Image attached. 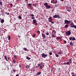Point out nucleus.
<instances>
[{
	"instance_id": "10",
	"label": "nucleus",
	"mask_w": 76,
	"mask_h": 76,
	"mask_svg": "<svg viewBox=\"0 0 76 76\" xmlns=\"http://www.w3.org/2000/svg\"><path fill=\"white\" fill-rule=\"evenodd\" d=\"M41 72H39L37 73L36 75L37 76H38L39 75H41Z\"/></svg>"
},
{
	"instance_id": "15",
	"label": "nucleus",
	"mask_w": 76,
	"mask_h": 76,
	"mask_svg": "<svg viewBox=\"0 0 76 76\" xmlns=\"http://www.w3.org/2000/svg\"><path fill=\"white\" fill-rule=\"evenodd\" d=\"M12 63H14L15 64V63H16V62L15 61V59H14L13 60H12Z\"/></svg>"
},
{
	"instance_id": "26",
	"label": "nucleus",
	"mask_w": 76,
	"mask_h": 76,
	"mask_svg": "<svg viewBox=\"0 0 76 76\" xmlns=\"http://www.w3.org/2000/svg\"><path fill=\"white\" fill-rule=\"evenodd\" d=\"M33 5L34 6H35V7L37 6V4H33Z\"/></svg>"
},
{
	"instance_id": "3",
	"label": "nucleus",
	"mask_w": 76,
	"mask_h": 76,
	"mask_svg": "<svg viewBox=\"0 0 76 76\" xmlns=\"http://www.w3.org/2000/svg\"><path fill=\"white\" fill-rule=\"evenodd\" d=\"M42 55V57H43V58H46V57H47L48 55L47 54H45L44 53H43L41 54Z\"/></svg>"
},
{
	"instance_id": "23",
	"label": "nucleus",
	"mask_w": 76,
	"mask_h": 76,
	"mask_svg": "<svg viewBox=\"0 0 76 76\" xmlns=\"http://www.w3.org/2000/svg\"><path fill=\"white\" fill-rule=\"evenodd\" d=\"M26 59H27L28 60H30L31 59V58H29V57H27L26 58Z\"/></svg>"
},
{
	"instance_id": "43",
	"label": "nucleus",
	"mask_w": 76,
	"mask_h": 76,
	"mask_svg": "<svg viewBox=\"0 0 76 76\" xmlns=\"http://www.w3.org/2000/svg\"><path fill=\"white\" fill-rule=\"evenodd\" d=\"M31 16L32 17H34V15L32 14L31 15Z\"/></svg>"
},
{
	"instance_id": "24",
	"label": "nucleus",
	"mask_w": 76,
	"mask_h": 76,
	"mask_svg": "<svg viewBox=\"0 0 76 76\" xmlns=\"http://www.w3.org/2000/svg\"><path fill=\"white\" fill-rule=\"evenodd\" d=\"M72 38H72V37H70L69 38V40L70 41H71V40H72Z\"/></svg>"
},
{
	"instance_id": "64",
	"label": "nucleus",
	"mask_w": 76,
	"mask_h": 76,
	"mask_svg": "<svg viewBox=\"0 0 76 76\" xmlns=\"http://www.w3.org/2000/svg\"><path fill=\"white\" fill-rule=\"evenodd\" d=\"M43 32H44V31H43Z\"/></svg>"
},
{
	"instance_id": "62",
	"label": "nucleus",
	"mask_w": 76,
	"mask_h": 76,
	"mask_svg": "<svg viewBox=\"0 0 76 76\" xmlns=\"http://www.w3.org/2000/svg\"><path fill=\"white\" fill-rule=\"evenodd\" d=\"M68 12H70L69 10H67Z\"/></svg>"
},
{
	"instance_id": "58",
	"label": "nucleus",
	"mask_w": 76,
	"mask_h": 76,
	"mask_svg": "<svg viewBox=\"0 0 76 76\" xmlns=\"http://www.w3.org/2000/svg\"><path fill=\"white\" fill-rule=\"evenodd\" d=\"M36 68H38V66H36Z\"/></svg>"
},
{
	"instance_id": "2",
	"label": "nucleus",
	"mask_w": 76,
	"mask_h": 76,
	"mask_svg": "<svg viewBox=\"0 0 76 76\" xmlns=\"http://www.w3.org/2000/svg\"><path fill=\"white\" fill-rule=\"evenodd\" d=\"M70 28H74L75 29H76V26L74 25V23L73 22H71V23L70 24Z\"/></svg>"
},
{
	"instance_id": "56",
	"label": "nucleus",
	"mask_w": 76,
	"mask_h": 76,
	"mask_svg": "<svg viewBox=\"0 0 76 76\" xmlns=\"http://www.w3.org/2000/svg\"><path fill=\"white\" fill-rule=\"evenodd\" d=\"M66 47H69L68 45H67Z\"/></svg>"
},
{
	"instance_id": "38",
	"label": "nucleus",
	"mask_w": 76,
	"mask_h": 76,
	"mask_svg": "<svg viewBox=\"0 0 76 76\" xmlns=\"http://www.w3.org/2000/svg\"><path fill=\"white\" fill-rule=\"evenodd\" d=\"M10 4L11 5V7H12V6L13 5V4H12V3H11Z\"/></svg>"
},
{
	"instance_id": "18",
	"label": "nucleus",
	"mask_w": 76,
	"mask_h": 76,
	"mask_svg": "<svg viewBox=\"0 0 76 76\" xmlns=\"http://www.w3.org/2000/svg\"><path fill=\"white\" fill-rule=\"evenodd\" d=\"M45 34L46 35H49L50 33H49L48 32H46Z\"/></svg>"
},
{
	"instance_id": "20",
	"label": "nucleus",
	"mask_w": 76,
	"mask_h": 76,
	"mask_svg": "<svg viewBox=\"0 0 76 76\" xmlns=\"http://www.w3.org/2000/svg\"><path fill=\"white\" fill-rule=\"evenodd\" d=\"M55 56L56 57H59V55L57 54H56Z\"/></svg>"
},
{
	"instance_id": "28",
	"label": "nucleus",
	"mask_w": 76,
	"mask_h": 76,
	"mask_svg": "<svg viewBox=\"0 0 76 76\" xmlns=\"http://www.w3.org/2000/svg\"><path fill=\"white\" fill-rule=\"evenodd\" d=\"M5 14H6V15H9V12L7 13V12H5Z\"/></svg>"
},
{
	"instance_id": "39",
	"label": "nucleus",
	"mask_w": 76,
	"mask_h": 76,
	"mask_svg": "<svg viewBox=\"0 0 76 76\" xmlns=\"http://www.w3.org/2000/svg\"><path fill=\"white\" fill-rule=\"evenodd\" d=\"M0 4L1 5V6H2V5H3V4H2V2H0Z\"/></svg>"
},
{
	"instance_id": "33",
	"label": "nucleus",
	"mask_w": 76,
	"mask_h": 76,
	"mask_svg": "<svg viewBox=\"0 0 76 76\" xmlns=\"http://www.w3.org/2000/svg\"><path fill=\"white\" fill-rule=\"evenodd\" d=\"M18 18L20 19H22V17H21V16H20L18 17Z\"/></svg>"
},
{
	"instance_id": "16",
	"label": "nucleus",
	"mask_w": 76,
	"mask_h": 76,
	"mask_svg": "<svg viewBox=\"0 0 76 76\" xmlns=\"http://www.w3.org/2000/svg\"><path fill=\"white\" fill-rule=\"evenodd\" d=\"M26 69H29V66L28 65H27L26 66Z\"/></svg>"
},
{
	"instance_id": "41",
	"label": "nucleus",
	"mask_w": 76,
	"mask_h": 76,
	"mask_svg": "<svg viewBox=\"0 0 76 76\" xmlns=\"http://www.w3.org/2000/svg\"><path fill=\"white\" fill-rule=\"evenodd\" d=\"M16 70L14 69L13 70V72H14V73H15V72H16Z\"/></svg>"
},
{
	"instance_id": "37",
	"label": "nucleus",
	"mask_w": 76,
	"mask_h": 76,
	"mask_svg": "<svg viewBox=\"0 0 76 76\" xmlns=\"http://www.w3.org/2000/svg\"><path fill=\"white\" fill-rule=\"evenodd\" d=\"M66 40H64V44H66Z\"/></svg>"
},
{
	"instance_id": "51",
	"label": "nucleus",
	"mask_w": 76,
	"mask_h": 76,
	"mask_svg": "<svg viewBox=\"0 0 76 76\" xmlns=\"http://www.w3.org/2000/svg\"><path fill=\"white\" fill-rule=\"evenodd\" d=\"M76 76V74L75 75L73 74L72 75V76Z\"/></svg>"
},
{
	"instance_id": "40",
	"label": "nucleus",
	"mask_w": 76,
	"mask_h": 76,
	"mask_svg": "<svg viewBox=\"0 0 76 76\" xmlns=\"http://www.w3.org/2000/svg\"><path fill=\"white\" fill-rule=\"evenodd\" d=\"M52 36L53 37V38H55V37H56V36H55V35H52Z\"/></svg>"
},
{
	"instance_id": "45",
	"label": "nucleus",
	"mask_w": 76,
	"mask_h": 76,
	"mask_svg": "<svg viewBox=\"0 0 76 76\" xmlns=\"http://www.w3.org/2000/svg\"><path fill=\"white\" fill-rule=\"evenodd\" d=\"M64 64L65 65H66L67 64V63L66 62H65L64 63Z\"/></svg>"
},
{
	"instance_id": "63",
	"label": "nucleus",
	"mask_w": 76,
	"mask_h": 76,
	"mask_svg": "<svg viewBox=\"0 0 76 76\" xmlns=\"http://www.w3.org/2000/svg\"><path fill=\"white\" fill-rule=\"evenodd\" d=\"M70 8H71V7H70Z\"/></svg>"
},
{
	"instance_id": "55",
	"label": "nucleus",
	"mask_w": 76,
	"mask_h": 76,
	"mask_svg": "<svg viewBox=\"0 0 76 76\" xmlns=\"http://www.w3.org/2000/svg\"><path fill=\"white\" fill-rule=\"evenodd\" d=\"M52 0V1H53V2L54 3L55 0Z\"/></svg>"
},
{
	"instance_id": "48",
	"label": "nucleus",
	"mask_w": 76,
	"mask_h": 76,
	"mask_svg": "<svg viewBox=\"0 0 76 76\" xmlns=\"http://www.w3.org/2000/svg\"><path fill=\"white\" fill-rule=\"evenodd\" d=\"M58 54H61V52H60L59 53H58Z\"/></svg>"
},
{
	"instance_id": "21",
	"label": "nucleus",
	"mask_w": 76,
	"mask_h": 76,
	"mask_svg": "<svg viewBox=\"0 0 76 76\" xmlns=\"http://www.w3.org/2000/svg\"><path fill=\"white\" fill-rule=\"evenodd\" d=\"M72 41H75V40H76V39L75 38V37H73V38H72Z\"/></svg>"
},
{
	"instance_id": "49",
	"label": "nucleus",
	"mask_w": 76,
	"mask_h": 76,
	"mask_svg": "<svg viewBox=\"0 0 76 76\" xmlns=\"http://www.w3.org/2000/svg\"><path fill=\"white\" fill-rule=\"evenodd\" d=\"M36 36V34H34L33 35V37H34L35 36Z\"/></svg>"
},
{
	"instance_id": "13",
	"label": "nucleus",
	"mask_w": 76,
	"mask_h": 76,
	"mask_svg": "<svg viewBox=\"0 0 76 76\" xmlns=\"http://www.w3.org/2000/svg\"><path fill=\"white\" fill-rule=\"evenodd\" d=\"M4 58L6 60V61H8L7 60V56H6V55L5 56Z\"/></svg>"
},
{
	"instance_id": "31",
	"label": "nucleus",
	"mask_w": 76,
	"mask_h": 76,
	"mask_svg": "<svg viewBox=\"0 0 76 76\" xmlns=\"http://www.w3.org/2000/svg\"><path fill=\"white\" fill-rule=\"evenodd\" d=\"M49 54H50V56H51V55H52V54H53V53H52V52H50L49 53Z\"/></svg>"
},
{
	"instance_id": "14",
	"label": "nucleus",
	"mask_w": 76,
	"mask_h": 76,
	"mask_svg": "<svg viewBox=\"0 0 76 76\" xmlns=\"http://www.w3.org/2000/svg\"><path fill=\"white\" fill-rule=\"evenodd\" d=\"M27 6L29 7H31V6H32V5H31V4L29 3L28 4Z\"/></svg>"
},
{
	"instance_id": "34",
	"label": "nucleus",
	"mask_w": 76,
	"mask_h": 76,
	"mask_svg": "<svg viewBox=\"0 0 76 76\" xmlns=\"http://www.w3.org/2000/svg\"><path fill=\"white\" fill-rule=\"evenodd\" d=\"M42 65H41L40 66V69H42Z\"/></svg>"
},
{
	"instance_id": "57",
	"label": "nucleus",
	"mask_w": 76,
	"mask_h": 76,
	"mask_svg": "<svg viewBox=\"0 0 76 76\" xmlns=\"http://www.w3.org/2000/svg\"><path fill=\"white\" fill-rule=\"evenodd\" d=\"M25 1H28V0H25Z\"/></svg>"
},
{
	"instance_id": "12",
	"label": "nucleus",
	"mask_w": 76,
	"mask_h": 76,
	"mask_svg": "<svg viewBox=\"0 0 76 76\" xmlns=\"http://www.w3.org/2000/svg\"><path fill=\"white\" fill-rule=\"evenodd\" d=\"M69 44L71 46H73V42H70Z\"/></svg>"
},
{
	"instance_id": "59",
	"label": "nucleus",
	"mask_w": 76,
	"mask_h": 76,
	"mask_svg": "<svg viewBox=\"0 0 76 76\" xmlns=\"http://www.w3.org/2000/svg\"><path fill=\"white\" fill-rule=\"evenodd\" d=\"M61 0V1H64V0Z\"/></svg>"
},
{
	"instance_id": "36",
	"label": "nucleus",
	"mask_w": 76,
	"mask_h": 76,
	"mask_svg": "<svg viewBox=\"0 0 76 76\" xmlns=\"http://www.w3.org/2000/svg\"><path fill=\"white\" fill-rule=\"evenodd\" d=\"M31 18L32 19H35V17H32Z\"/></svg>"
},
{
	"instance_id": "50",
	"label": "nucleus",
	"mask_w": 76,
	"mask_h": 76,
	"mask_svg": "<svg viewBox=\"0 0 76 76\" xmlns=\"http://www.w3.org/2000/svg\"><path fill=\"white\" fill-rule=\"evenodd\" d=\"M69 62H70V63H72V60H69Z\"/></svg>"
},
{
	"instance_id": "6",
	"label": "nucleus",
	"mask_w": 76,
	"mask_h": 76,
	"mask_svg": "<svg viewBox=\"0 0 76 76\" xmlns=\"http://www.w3.org/2000/svg\"><path fill=\"white\" fill-rule=\"evenodd\" d=\"M37 20L35 19H34L33 20V24H35V25L37 26Z\"/></svg>"
},
{
	"instance_id": "29",
	"label": "nucleus",
	"mask_w": 76,
	"mask_h": 76,
	"mask_svg": "<svg viewBox=\"0 0 76 76\" xmlns=\"http://www.w3.org/2000/svg\"><path fill=\"white\" fill-rule=\"evenodd\" d=\"M37 33L38 34H40V31H37Z\"/></svg>"
},
{
	"instance_id": "22",
	"label": "nucleus",
	"mask_w": 76,
	"mask_h": 76,
	"mask_svg": "<svg viewBox=\"0 0 76 76\" xmlns=\"http://www.w3.org/2000/svg\"><path fill=\"white\" fill-rule=\"evenodd\" d=\"M65 27L66 28H68L69 27V25L68 24H66L65 26Z\"/></svg>"
},
{
	"instance_id": "25",
	"label": "nucleus",
	"mask_w": 76,
	"mask_h": 76,
	"mask_svg": "<svg viewBox=\"0 0 76 76\" xmlns=\"http://www.w3.org/2000/svg\"><path fill=\"white\" fill-rule=\"evenodd\" d=\"M14 57H15V58L16 59H17L18 58H17V56L16 55H14Z\"/></svg>"
},
{
	"instance_id": "7",
	"label": "nucleus",
	"mask_w": 76,
	"mask_h": 76,
	"mask_svg": "<svg viewBox=\"0 0 76 76\" xmlns=\"http://www.w3.org/2000/svg\"><path fill=\"white\" fill-rule=\"evenodd\" d=\"M70 22H71V21L70 20H64V23H66V24H69L70 23Z\"/></svg>"
},
{
	"instance_id": "46",
	"label": "nucleus",
	"mask_w": 76,
	"mask_h": 76,
	"mask_svg": "<svg viewBox=\"0 0 76 76\" xmlns=\"http://www.w3.org/2000/svg\"><path fill=\"white\" fill-rule=\"evenodd\" d=\"M50 22H51V23H53V24L54 23V22H53V21H50Z\"/></svg>"
},
{
	"instance_id": "17",
	"label": "nucleus",
	"mask_w": 76,
	"mask_h": 76,
	"mask_svg": "<svg viewBox=\"0 0 76 76\" xmlns=\"http://www.w3.org/2000/svg\"><path fill=\"white\" fill-rule=\"evenodd\" d=\"M4 20H3V19H2L1 20V23H4Z\"/></svg>"
},
{
	"instance_id": "42",
	"label": "nucleus",
	"mask_w": 76,
	"mask_h": 76,
	"mask_svg": "<svg viewBox=\"0 0 76 76\" xmlns=\"http://www.w3.org/2000/svg\"><path fill=\"white\" fill-rule=\"evenodd\" d=\"M37 65H38V66H41V64H37Z\"/></svg>"
},
{
	"instance_id": "8",
	"label": "nucleus",
	"mask_w": 76,
	"mask_h": 76,
	"mask_svg": "<svg viewBox=\"0 0 76 76\" xmlns=\"http://www.w3.org/2000/svg\"><path fill=\"white\" fill-rule=\"evenodd\" d=\"M1 56L0 57V60H1V62H3V61H4V58H3V57L2 56V59H1Z\"/></svg>"
},
{
	"instance_id": "11",
	"label": "nucleus",
	"mask_w": 76,
	"mask_h": 76,
	"mask_svg": "<svg viewBox=\"0 0 76 76\" xmlns=\"http://www.w3.org/2000/svg\"><path fill=\"white\" fill-rule=\"evenodd\" d=\"M42 37L43 38V39H44L45 37H46V36L44 34H42Z\"/></svg>"
},
{
	"instance_id": "44",
	"label": "nucleus",
	"mask_w": 76,
	"mask_h": 76,
	"mask_svg": "<svg viewBox=\"0 0 76 76\" xmlns=\"http://www.w3.org/2000/svg\"><path fill=\"white\" fill-rule=\"evenodd\" d=\"M75 74V73L74 72H72L71 73V75H74Z\"/></svg>"
},
{
	"instance_id": "9",
	"label": "nucleus",
	"mask_w": 76,
	"mask_h": 76,
	"mask_svg": "<svg viewBox=\"0 0 76 76\" xmlns=\"http://www.w3.org/2000/svg\"><path fill=\"white\" fill-rule=\"evenodd\" d=\"M49 22H51V21L53 20V19H52L51 17H49Z\"/></svg>"
},
{
	"instance_id": "61",
	"label": "nucleus",
	"mask_w": 76,
	"mask_h": 76,
	"mask_svg": "<svg viewBox=\"0 0 76 76\" xmlns=\"http://www.w3.org/2000/svg\"><path fill=\"white\" fill-rule=\"evenodd\" d=\"M13 26H15L16 25H15V24H14L13 25Z\"/></svg>"
},
{
	"instance_id": "54",
	"label": "nucleus",
	"mask_w": 76,
	"mask_h": 76,
	"mask_svg": "<svg viewBox=\"0 0 76 76\" xmlns=\"http://www.w3.org/2000/svg\"><path fill=\"white\" fill-rule=\"evenodd\" d=\"M19 76V75L18 74H17L16 75V76Z\"/></svg>"
},
{
	"instance_id": "47",
	"label": "nucleus",
	"mask_w": 76,
	"mask_h": 76,
	"mask_svg": "<svg viewBox=\"0 0 76 76\" xmlns=\"http://www.w3.org/2000/svg\"><path fill=\"white\" fill-rule=\"evenodd\" d=\"M60 39V37H58L56 38V39L58 40L59 39Z\"/></svg>"
},
{
	"instance_id": "5",
	"label": "nucleus",
	"mask_w": 76,
	"mask_h": 76,
	"mask_svg": "<svg viewBox=\"0 0 76 76\" xmlns=\"http://www.w3.org/2000/svg\"><path fill=\"white\" fill-rule=\"evenodd\" d=\"M54 18H60V15L58 14L57 15H55L53 17Z\"/></svg>"
},
{
	"instance_id": "60",
	"label": "nucleus",
	"mask_w": 76,
	"mask_h": 76,
	"mask_svg": "<svg viewBox=\"0 0 76 76\" xmlns=\"http://www.w3.org/2000/svg\"><path fill=\"white\" fill-rule=\"evenodd\" d=\"M18 0H16V2H18Z\"/></svg>"
},
{
	"instance_id": "30",
	"label": "nucleus",
	"mask_w": 76,
	"mask_h": 76,
	"mask_svg": "<svg viewBox=\"0 0 76 76\" xmlns=\"http://www.w3.org/2000/svg\"><path fill=\"white\" fill-rule=\"evenodd\" d=\"M8 38L9 40H10V38H11L10 37V36H8Z\"/></svg>"
},
{
	"instance_id": "32",
	"label": "nucleus",
	"mask_w": 76,
	"mask_h": 76,
	"mask_svg": "<svg viewBox=\"0 0 76 76\" xmlns=\"http://www.w3.org/2000/svg\"><path fill=\"white\" fill-rule=\"evenodd\" d=\"M70 64V62H67L66 63V64L67 65H69Z\"/></svg>"
},
{
	"instance_id": "1",
	"label": "nucleus",
	"mask_w": 76,
	"mask_h": 76,
	"mask_svg": "<svg viewBox=\"0 0 76 76\" xmlns=\"http://www.w3.org/2000/svg\"><path fill=\"white\" fill-rule=\"evenodd\" d=\"M44 5L45 6L47 9H51V8L52 7L51 6H50L48 5V3L47 2H46L45 4H44Z\"/></svg>"
},
{
	"instance_id": "19",
	"label": "nucleus",
	"mask_w": 76,
	"mask_h": 76,
	"mask_svg": "<svg viewBox=\"0 0 76 76\" xmlns=\"http://www.w3.org/2000/svg\"><path fill=\"white\" fill-rule=\"evenodd\" d=\"M57 3V0H55L54 2H53V3Z\"/></svg>"
},
{
	"instance_id": "52",
	"label": "nucleus",
	"mask_w": 76,
	"mask_h": 76,
	"mask_svg": "<svg viewBox=\"0 0 76 76\" xmlns=\"http://www.w3.org/2000/svg\"><path fill=\"white\" fill-rule=\"evenodd\" d=\"M51 3H54L53 2V1H51Z\"/></svg>"
},
{
	"instance_id": "4",
	"label": "nucleus",
	"mask_w": 76,
	"mask_h": 76,
	"mask_svg": "<svg viewBox=\"0 0 76 76\" xmlns=\"http://www.w3.org/2000/svg\"><path fill=\"white\" fill-rule=\"evenodd\" d=\"M66 35H70L71 34V31H68L67 32H66Z\"/></svg>"
},
{
	"instance_id": "53",
	"label": "nucleus",
	"mask_w": 76,
	"mask_h": 76,
	"mask_svg": "<svg viewBox=\"0 0 76 76\" xmlns=\"http://www.w3.org/2000/svg\"><path fill=\"white\" fill-rule=\"evenodd\" d=\"M7 60H10V58H9V57L8 58Z\"/></svg>"
},
{
	"instance_id": "35",
	"label": "nucleus",
	"mask_w": 76,
	"mask_h": 76,
	"mask_svg": "<svg viewBox=\"0 0 76 76\" xmlns=\"http://www.w3.org/2000/svg\"><path fill=\"white\" fill-rule=\"evenodd\" d=\"M21 66H22L20 64H19V67H20V68H21V67H22Z\"/></svg>"
},
{
	"instance_id": "27",
	"label": "nucleus",
	"mask_w": 76,
	"mask_h": 76,
	"mask_svg": "<svg viewBox=\"0 0 76 76\" xmlns=\"http://www.w3.org/2000/svg\"><path fill=\"white\" fill-rule=\"evenodd\" d=\"M24 50L25 51H27V48H24Z\"/></svg>"
}]
</instances>
